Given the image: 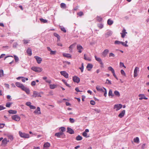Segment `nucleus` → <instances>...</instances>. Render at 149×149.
I'll use <instances>...</instances> for the list:
<instances>
[{
	"label": "nucleus",
	"instance_id": "nucleus-59",
	"mask_svg": "<svg viewBox=\"0 0 149 149\" xmlns=\"http://www.w3.org/2000/svg\"><path fill=\"white\" fill-rule=\"evenodd\" d=\"M121 44L123 46L125 47H127L128 46V45H127L126 43H125V42H122Z\"/></svg>",
	"mask_w": 149,
	"mask_h": 149
},
{
	"label": "nucleus",
	"instance_id": "nucleus-3",
	"mask_svg": "<svg viewBox=\"0 0 149 149\" xmlns=\"http://www.w3.org/2000/svg\"><path fill=\"white\" fill-rule=\"evenodd\" d=\"M12 118L13 120L16 121H19L21 118L20 117L17 115H15L12 116Z\"/></svg>",
	"mask_w": 149,
	"mask_h": 149
},
{
	"label": "nucleus",
	"instance_id": "nucleus-49",
	"mask_svg": "<svg viewBox=\"0 0 149 149\" xmlns=\"http://www.w3.org/2000/svg\"><path fill=\"white\" fill-rule=\"evenodd\" d=\"M121 41L116 40L114 42V44L116 45H120L121 44Z\"/></svg>",
	"mask_w": 149,
	"mask_h": 149
},
{
	"label": "nucleus",
	"instance_id": "nucleus-33",
	"mask_svg": "<svg viewBox=\"0 0 149 149\" xmlns=\"http://www.w3.org/2000/svg\"><path fill=\"white\" fill-rule=\"evenodd\" d=\"M113 23V20H111L110 19H109L107 21V23L109 25H111Z\"/></svg>",
	"mask_w": 149,
	"mask_h": 149
},
{
	"label": "nucleus",
	"instance_id": "nucleus-26",
	"mask_svg": "<svg viewBox=\"0 0 149 149\" xmlns=\"http://www.w3.org/2000/svg\"><path fill=\"white\" fill-rule=\"evenodd\" d=\"M95 60L97 61H98L100 63L102 62V60L101 58L100 57H97L96 56H95Z\"/></svg>",
	"mask_w": 149,
	"mask_h": 149
},
{
	"label": "nucleus",
	"instance_id": "nucleus-55",
	"mask_svg": "<svg viewBox=\"0 0 149 149\" xmlns=\"http://www.w3.org/2000/svg\"><path fill=\"white\" fill-rule=\"evenodd\" d=\"M56 51H52V50L50 52V54L51 55H55L56 54Z\"/></svg>",
	"mask_w": 149,
	"mask_h": 149
},
{
	"label": "nucleus",
	"instance_id": "nucleus-19",
	"mask_svg": "<svg viewBox=\"0 0 149 149\" xmlns=\"http://www.w3.org/2000/svg\"><path fill=\"white\" fill-rule=\"evenodd\" d=\"M125 110H124L122 111L118 115V117L121 118H123L125 114Z\"/></svg>",
	"mask_w": 149,
	"mask_h": 149
},
{
	"label": "nucleus",
	"instance_id": "nucleus-22",
	"mask_svg": "<svg viewBox=\"0 0 149 149\" xmlns=\"http://www.w3.org/2000/svg\"><path fill=\"white\" fill-rule=\"evenodd\" d=\"M93 67V65L90 63L88 64L86 66V68L88 70V71H90Z\"/></svg>",
	"mask_w": 149,
	"mask_h": 149
},
{
	"label": "nucleus",
	"instance_id": "nucleus-13",
	"mask_svg": "<svg viewBox=\"0 0 149 149\" xmlns=\"http://www.w3.org/2000/svg\"><path fill=\"white\" fill-rule=\"evenodd\" d=\"M109 52V50L108 49H105L102 52V56L103 57H105Z\"/></svg>",
	"mask_w": 149,
	"mask_h": 149
},
{
	"label": "nucleus",
	"instance_id": "nucleus-64",
	"mask_svg": "<svg viewBox=\"0 0 149 149\" xmlns=\"http://www.w3.org/2000/svg\"><path fill=\"white\" fill-rule=\"evenodd\" d=\"M36 84V81H33L31 82V85L32 86H34Z\"/></svg>",
	"mask_w": 149,
	"mask_h": 149
},
{
	"label": "nucleus",
	"instance_id": "nucleus-60",
	"mask_svg": "<svg viewBox=\"0 0 149 149\" xmlns=\"http://www.w3.org/2000/svg\"><path fill=\"white\" fill-rule=\"evenodd\" d=\"M121 73L122 74L125 76H126V74L124 71L123 70H121L120 71Z\"/></svg>",
	"mask_w": 149,
	"mask_h": 149
},
{
	"label": "nucleus",
	"instance_id": "nucleus-8",
	"mask_svg": "<svg viewBox=\"0 0 149 149\" xmlns=\"http://www.w3.org/2000/svg\"><path fill=\"white\" fill-rule=\"evenodd\" d=\"M77 48L78 50V52L79 53H81L84 49L80 45H77Z\"/></svg>",
	"mask_w": 149,
	"mask_h": 149
},
{
	"label": "nucleus",
	"instance_id": "nucleus-52",
	"mask_svg": "<svg viewBox=\"0 0 149 149\" xmlns=\"http://www.w3.org/2000/svg\"><path fill=\"white\" fill-rule=\"evenodd\" d=\"M105 83L109 85H111V81L108 79H106Z\"/></svg>",
	"mask_w": 149,
	"mask_h": 149
},
{
	"label": "nucleus",
	"instance_id": "nucleus-39",
	"mask_svg": "<svg viewBox=\"0 0 149 149\" xmlns=\"http://www.w3.org/2000/svg\"><path fill=\"white\" fill-rule=\"evenodd\" d=\"M13 56L14 58L15 62H18L19 61V59L18 57L15 55H14Z\"/></svg>",
	"mask_w": 149,
	"mask_h": 149
},
{
	"label": "nucleus",
	"instance_id": "nucleus-28",
	"mask_svg": "<svg viewBox=\"0 0 149 149\" xmlns=\"http://www.w3.org/2000/svg\"><path fill=\"white\" fill-rule=\"evenodd\" d=\"M50 143L47 142L44 143L43 146L44 148H48L50 147Z\"/></svg>",
	"mask_w": 149,
	"mask_h": 149
},
{
	"label": "nucleus",
	"instance_id": "nucleus-61",
	"mask_svg": "<svg viewBox=\"0 0 149 149\" xmlns=\"http://www.w3.org/2000/svg\"><path fill=\"white\" fill-rule=\"evenodd\" d=\"M31 103L30 102H26V105L30 107L31 105Z\"/></svg>",
	"mask_w": 149,
	"mask_h": 149
},
{
	"label": "nucleus",
	"instance_id": "nucleus-53",
	"mask_svg": "<svg viewBox=\"0 0 149 149\" xmlns=\"http://www.w3.org/2000/svg\"><path fill=\"white\" fill-rule=\"evenodd\" d=\"M97 19L98 21L101 22L102 21V18L100 16H97Z\"/></svg>",
	"mask_w": 149,
	"mask_h": 149
},
{
	"label": "nucleus",
	"instance_id": "nucleus-57",
	"mask_svg": "<svg viewBox=\"0 0 149 149\" xmlns=\"http://www.w3.org/2000/svg\"><path fill=\"white\" fill-rule=\"evenodd\" d=\"M30 41V40H23V41L24 42V44H27L29 43V41Z\"/></svg>",
	"mask_w": 149,
	"mask_h": 149
},
{
	"label": "nucleus",
	"instance_id": "nucleus-1",
	"mask_svg": "<svg viewBox=\"0 0 149 149\" xmlns=\"http://www.w3.org/2000/svg\"><path fill=\"white\" fill-rule=\"evenodd\" d=\"M31 69L33 71L37 72H40L42 71V68L37 67H33L31 68Z\"/></svg>",
	"mask_w": 149,
	"mask_h": 149
},
{
	"label": "nucleus",
	"instance_id": "nucleus-5",
	"mask_svg": "<svg viewBox=\"0 0 149 149\" xmlns=\"http://www.w3.org/2000/svg\"><path fill=\"white\" fill-rule=\"evenodd\" d=\"M31 97H41V96L40 93H38L36 91H34L33 92V95H31Z\"/></svg>",
	"mask_w": 149,
	"mask_h": 149
},
{
	"label": "nucleus",
	"instance_id": "nucleus-51",
	"mask_svg": "<svg viewBox=\"0 0 149 149\" xmlns=\"http://www.w3.org/2000/svg\"><path fill=\"white\" fill-rule=\"evenodd\" d=\"M81 67L79 68V69L81 70V71L82 72L83 71L84 66V64L83 63L81 64Z\"/></svg>",
	"mask_w": 149,
	"mask_h": 149
},
{
	"label": "nucleus",
	"instance_id": "nucleus-24",
	"mask_svg": "<svg viewBox=\"0 0 149 149\" xmlns=\"http://www.w3.org/2000/svg\"><path fill=\"white\" fill-rule=\"evenodd\" d=\"M63 55L65 57H66L68 58H70L71 57V55L69 54L66 53H63Z\"/></svg>",
	"mask_w": 149,
	"mask_h": 149
},
{
	"label": "nucleus",
	"instance_id": "nucleus-4",
	"mask_svg": "<svg viewBox=\"0 0 149 149\" xmlns=\"http://www.w3.org/2000/svg\"><path fill=\"white\" fill-rule=\"evenodd\" d=\"M122 107V105L120 104H116L114 105L113 109H116V111L119 110Z\"/></svg>",
	"mask_w": 149,
	"mask_h": 149
},
{
	"label": "nucleus",
	"instance_id": "nucleus-16",
	"mask_svg": "<svg viewBox=\"0 0 149 149\" xmlns=\"http://www.w3.org/2000/svg\"><path fill=\"white\" fill-rule=\"evenodd\" d=\"M9 141V140H7L6 138H4L2 141L1 145H6Z\"/></svg>",
	"mask_w": 149,
	"mask_h": 149
},
{
	"label": "nucleus",
	"instance_id": "nucleus-56",
	"mask_svg": "<svg viewBox=\"0 0 149 149\" xmlns=\"http://www.w3.org/2000/svg\"><path fill=\"white\" fill-rule=\"evenodd\" d=\"M8 137L11 141L13 140V136L12 135H9L8 136Z\"/></svg>",
	"mask_w": 149,
	"mask_h": 149
},
{
	"label": "nucleus",
	"instance_id": "nucleus-14",
	"mask_svg": "<svg viewBox=\"0 0 149 149\" xmlns=\"http://www.w3.org/2000/svg\"><path fill=\"white\" fill-rule=\"evenodd\" d=\"M112 34V31L109 30L105 34V36L106 38H108L109 36H111Z\"/></svg>",
	"mask_w": 149,
	"mask_h": 149
},
{
	"label": "nucleus",
	"instance_id": "nucleus-37",
	"mask_svg": "<svg viewBox=\"0 0 149 149\" xmlns=\"http://www.w3.org/2000/svg\"><path fill=\"white\" fill-rule=\"evenodd\" d=\"M134 141L135 143H139V138L138 137H136L134 139Z\"/></svg>",
	"mask_w": 149,
	"mask_h": 149
},
{
	"label": "nucleus",
	"instance_id": "nucleus-48",
	"mask_svg": "<svg viewBox=\"0 0 149 149\" xmlns=\"http://www.w3.org/2000/svg\"><path fill=\"white\" fill-rule=\"evenodd\" d=\"M60 6L61 8H65L66 5L65 3H62L61 4Z\"/></svg>",
	"mask_w": 149,
	"mask_h": 149
},
{
	"label": "nucleus",
	"instance_id": "nucleus-17",
	"mask_svg": "<svg viewBox=\"0 0 149 149\" xmlns=\"http://www.w3.org/2000/svg\"><path fill=\"white\" fill-rule=\"evenodd\" d=\"M33 113L35 114H40L41 113L40 111V108L39 107H37V109L35 110Z\"/></svg>",
	"mask_w": 149,
	"mask_h": 149
},
{
	"label": "nucleus",
	"instance_id": "nucleus-25",
	"mask_svg": "<svg viewBox=\"0 0 149 149\" xmlns=\"http://www.w3.org/2000/svg\"><path fill=\"white\" fill-rule=\"evenodd\" d=\"M84 58L85 60L89 61H91V58L89 57L86 56L85 54H84Z\"/></svg>",
	"mask_w": 149,
	"mask_h": 149
},
{
	"label": "nucleus",
	"instance_id": "nucleus-45",
	"mask_svg": "<svg viewBox=\"0 0 149 149\" xmlns=\"http://www.w3.org/2000/svg\"><path fill=\"white\" fill-rule=\"evenodd\" d=\"M97 26L100 29H101L104 26L102 24H97Z\"/></svg>",
	"mask_w": 149,
	"mask_h": 149
},
{
	"label": "nucleus",
	"instance_id": "nucleus-40",
	"mask_svg": "<svg viewBox=\"0 0 149 149\" xmlns=\"http://www.w3.org/2000/svg\"><path fill=\"white\" fill-rule=\"evenodd\" d=\"M108 69L109 70L111 71L112 73L115 71L114 69L111 66L109 67Z\"/></svg>",
	"mask_w": 149,
	"mask_h": 149
},
{
	"label": "nucleus",
	"instance_id": "nucleus-32",
	"mask_svg": "<svg viewBox=\"0 0 149 149\" xmlns=\"http://www.w3.org/2000/svg\"><path fill=\"white\" fill-rule=\"evenodd\" d=\"M108 95L109 97L110 96H111V97H113L114 96V95L112 93V91L110 89L109 90L108 93Z\"/></svg>",
	"mask_w": 149,
	"mask_h": 149
},
{
	"label": "nucleus",
	"instance_id": "nucleus-18",
	"mask_svg": "<svg viewBox=\"0 0 149 149\" xmlns=\"http://www.w3.org/2000/svg\"><path fill=\"white\" fill-rule=\"evenodd\" d=\"M67 132L70 134H72L74 133V131L73 129L71 128L68 127L67 128Z\"/></svg>",
	"mask_w": 149,
	"mask_h": 149
},
{
	"label": "nucleus",
	"instance_id": "nucleus-35",
	"mask_svg": "<svg viewBox=\"0 0 149 149\" xmlns=\"http://www.w3.org/2000/svg\"><path fill=\"white\" fill-rule=\"evenodd\" d=\"M82 139V138L81 136L79 135L77 136L76 137V140L77 141H80Z\"/></svg>",
	"mask_w": 149,
	"mask_h": 149
},
{
	"label": "nucleus",
	"instance_id": "nucleus-38",
	"mask_svg": "<svg viewBox=\"0 0 149 149\" xmlns=\"http://www.w3.org/2000/svg\"><path fill=\"white\" fill-rule=\"evenodd\" d=\"M12 102H7L6 105V106L7 107H10L11 105L12 104Z\"/></svg>",
	"mask_w": 149,
	"mask_h": 149
},
{
	"label": "nucleus",
	"instance_id": "nucleus-42",
	"mask_svg": "<svg viewBox=\"0 0 149 149\" xmlns=\"http://www.w3.org/2000/svg\"><path fill=\"white\" fill-rule=\"evenodd\" d=\"M82 135L84 137L86 138H88L89 137V136L87 135V133L85 132H83Z\"/></svg>",
	"mask_w": 149,
	"mask_h": 149
},
{
	"label": "nucleus",
	"instance_id": "nucleus-2",
	"mask_svg": "<svg viewBox=\"0 0 149 149\" xmlns=\"http://www.w3.org/2000/svg\"><path fill=\"white\" fill-rule=\"evenodd\" d=\"M19 134L20 136L22 138H29V135L28 134L23 133L20 131L19 132Z\"/></svg>",
	"mask_w": 149,
	"mask_h": 149
},
{
	"label": "nucleus",
	"instance_id": "nucleus-29",
	"mask_svg": "<svg viewBox=\"0 0 149 149\" xmlns=\"http://www.w3.org/2000/svg\"><path fill=\"white\" fill-rule=\"evenodd\" d=\"M27 53L29 55H32L31 50L30 48H28L27 50Z\"/></svg>",
	"mask_w": 149,
	"mask_h": 149
},
{
	"label": "nucleus",
	"instance_id": "nucleus-20",
	"mask_svg": "<svg viewBox=\"0 0 149 149\" xmlns=\"http://www.w3.org/2000/svg\"><path fill=\"white\" fill-rule=\"evenodd\" d=\"M96 89L99 92H104V89L103 88H102L100 87L99 86H97L96 87Z\"/></svg>",
	"mask_w": 149,
	"mask_h": 149
},
{
	"label": "nucleus",
	"instance_id": "nucleus-9",
	"mask_svg": "<svg viewBox=\"0 0 149 149\" xmlns=\"http://www.w3.org/2000/svg\"><path fill=\"white\" fill-rule=\"evenodd\" d=\"M60 73L61 75L63 76L65 78H68V74L66 71H61Z\"/></svg>",
	"mask_w": 149,
	"mask_h": 149
},
{
	"label": "nucleus",
	"instance_id": "nucleus-30",
	"mask_svg": "<svg viewBox=\"0 0 149 149\" xmlns=\"http://www.w3.org/2000/svg\"><path fill=\"white\" fill-rule=\"evenodd\" d=\"M8 112L10 114H16L17 111L16 110H9L8 111Z\"/></svg>",
	"mask_w": 149,
	"mask_h": 149
},
{
	"label": "nucleus",
	"instance_id": "nucleus-54",
	"mask_svg": "<svg viewBox=\"0 0 149 149\" xmlns=\"http://www.w3.org/2000/svg\"><path fill=\"white\" fill-rule=\"evenodd\" d=\"M70 122L71 123H73L75 122V120L73 118H69Z\"/></svg>",
	"mask_w": 149,
	"mask_h": 149
},
{
	"label": "nucleus",
	"instance_id": "nucleus-62",
	"mask_svg": "<svg viewBox=\"0 0 149 149\" xmlns=\"http://www.w3.org/2000/svg\"><path fill=\"white\" fill-rule=\"evenodd\" d=\"M62 81L65 84L66 86L69 87H70V85L67 83L65 80L64 79H62Z\"/></svg>",
	"mask_w": 149,
	"mask_h": 149
},
{
	"label": "nucleus",
	"instance_id": "nucleus-58",
	"mask_svg": "<svg viewBox=\"0 0 149 149\" xmlns=\"http://www.w3.org/2000/svg\"><path fill=\"white\" fill-rule=\"evenodd\" d=\"M109 57H114L115 56V55L114 54H113V53H110L109 54Z\"/></svg>",
	"mask_w": 149,
	"mask_h": 149
},
{
	"label": "nucleus",
	"instance_id": "nucleus-15",
	"mask_svg": "<svg viewBox=\"0 0 149 149\" xmlns=\"http://www.w3.org/2000/svg\"><path fill=\"white\" fill-rule=\"evenodd\" d=\"M15 85L17 87L21 88V89H22L23 87L24 86L23 84L18 82H17L15 83Z\"/></svg>",
	"mask_w": 149,
	"mask_h": 149
},
{
	"label": "nucleus",
	"instance_id": "nucleus-10",
	"mask_svg": "<svg viewBox=\"0 0 149 149\" xmlns=\"http://www.w3.org/2000/svg\"><path fill=\"white\" fill-rule=\"evenodd\" d=\"M72 79L74 82H76L77 83H79L80 81V79L76 76L73 77Z\"/></svg>",
	"mask_w": 149,
	"mask_h": 149
},
{
	"label": "nucleus",
	"instance_id": "nucleus-36",
	"mask_svg": "<svg viewBox=\"0 0 149 149\" xmlns=\"http://www.w3.org/2000/svg\"><path fill=\"white\" fill-rule=\"evenodd\" d=\"M54 35L58 39V40H60V36L56 33H54Z\"/></svg>",
	"mask_w": 149,
	"mask_h": 149
},
{
	"label": "nucleus",
	"instance_id": "nucleus-43",
	"mask_svg": "<svg viewBox=\"0 0 149 149\" xmlns=\"http://www.w3.org/2000/svg\"><path fill=\"white\" fill-rule=\"evenodd\" d=\"M3 76V71L2 70H0V77Z\"/></svg>",
	"mask_w": 149,
	"mask_h": 149
},
{
	"label": "nucleus",
	"instance_id": "nucleus-47",
	"mask_svg": "<svg viewBox=\"0 0 149 149\" xmlns=\"http://www.w3.org/2000/svg\"><path fill=\"white\" fill-rule=\"evenodd\" d=\"M40 20L41 22L43 23H46L47 22V20L44 19L42 18H40Z\"/></svg>",
	"mask_w": 149,
	"mask_h": 149
},
{
	"label": "nucleus",
	"instance_id": "nucleus-7",
	"mask_svg": "<svg viewBox=\"0 0 149 149\" xmlns=\"http://www.w3.org/2000/svg\"><path fill=\"white\" fill-rule=\"evenodd\" d=\"M139 68L138 67H136L135 68L134 74V77H135L138 75V72L139 71Z\"/></svg>",
	"mask_w": 149,
	"mask_h": 149
},
{
	"label": "nucleus",
	"instance_id": "nucleus-31",
	"mask_svg": "<svg viewBox=\"0 0 149 149\" xmlns=\"http://www.w3.org/2000/svg\"><path fill=\"white\" fill-rule=\"evenodd\" d=\"M60 130V132H63L65 131V128L64 127H60L59 129Z\"/></svg>",
	"mask_w": 149,
	"mask_h": 149
},
{
	"label": "nucleus",
	"instance_id": "nucleus-27",
	"mask_svg": "<svg viewBox=\"0 0 149 149\" xmlns=\"http://www.w3.org/2000/svg\"><path fill=\"white\" fill-rule=\"evenodd\" d=\"M57 87V85L55 84H50L49 85V88L51 89H54Z\"/></svg>",
	"mask_w": 149,
	"mask_h": 149
},
{
	"label": "nucleus",
	"instance_id": "nucleus-63",
	"mask_svg": "<svg viewBox=\"0 0 149 149\" xmlns=\"http://www.w3.org/2000/svg\"><path fill=\"white\" fill-rule=\"evenodd\" d=\"M5 125V124L4 123H0V128H3Z\"/></svg>",
	"mask_w": 149,
	"mask_h": 149
},
{
	"label": "nucleus",
	"instance_id": "nucleus-44",
	"mask_svg": "<svg viewBox=\"0 0 149 149\" xmlns=\"http://www.w3.org/2000/svg\"><path fill=\"white\" fill-rule=\"evenodd\" d=\"M103 88L104 89V92H104V96L105 97H106L107 96V90L106 89L104 88V87H103Z\"/></svg>",
	"mask_w": 149,
	"mask_h": 149
},
{
	"label": "nucleus",
	"instance_id": "nucleus-11",
	"mask_svg": "<svg viewBox=\"0 0 149 149\" xmlns=\"http://www.w3.org/2000/svg\"><path fill=\"white\" fill-rule=\"evenodd\" d=\"M127 33V32L126 31V30L124 28L123 30L122 31V32L120 33L121 35V37L124 38Z\"/></svg>",
	"mask_w": 149,
	"mask_h": 149
},
{
	"label": "nucleus",
	"instance_id": "nucleus-34",
	"mask_svg": "<svg viewBox=\"0 0 149 149\" xmlns=\"http://www.w3.org/2000/svg\"><path fill=\"white\" fill-rule=\"evenodd\" d=\"M59 27L61 31H62L64 33H66V30L64 27L62 26H60Z\"/></svg>",
	"mask_w": 149,
	"mask_h": 149
},
{
	"label": "nucleus",
	"instance_id": "nucleus-23",
	"mask_svg": "<svg viewBox=\"0 0 149 149\" xmlns=\"http://www.w3.org/2000/svg\"><path fill=\"white\" fill-rule=\"evenodd\" d=\"M63 134V133L62 132H60L55 133V136H57L58 138H60L61 137V136Z\"/></svg>",
	"mask_w": 149,
	"mask_h": 149
},
{
	"label": "nucleus",
	"instance_id": "nucleus-6",
	"mask_svg": "<svg viewBox=\"0 0 149 149\" xmlns=\"http://www.w3.org/2000/svg\"><path fill=\"white\" fill-rule=\"evenodd\" d=\"M22 90L24 91L28 95H29L30 93V90L29 89L24 86Z\"/></svg>",
	"mask_w": 149,
	"mask_h": 149
},
{
	"label": "nucleus",
	"instance_id": "nucleus-50",
	"mask_svg": "<svg viewBox=\"0 0 149 149\" xmlns=\"http://www.w3.org/2000/svg\"><path fill=\"white\" fill-rule=\"evenodd\" d=\"M120 68L124 67L125 68H126V67L125 66L124 63L121 62L120 63Z\"/></svg>",
	"mask_w": 149,
	"mask_h": 149
},
{
	"label": "nucleus",
	"instance_id": "nucleus-46",
	"mask_svg": "<svg viewBox=\"0 0 149 149\" xmlns=\"http://www.w3.org/2000/svg\"><path fill=\"white\" fill-rule=\"evenodd\" d=\"M64 64L65 66H63V67H65L67 65H70V62L67 61L64 62Z\"/></svg>",
	"mask_w": 149,
	"mask_h": 149
},
{
	"label": "nucleus",
	"instance_id": "nucleus-21",
	"mask_svg": "<svg viewBox=\"0 0 149 149\" xmlns=\"http://www.w3.org/2000/svg\"><path fill=\"white\" fill-rule=\"evenodd\" d=\"M139 97H140L139 98V100H141L143 99H144L145 100H147L148 98L145 97V96L143 95L139 94Z\"/></svg>",
	"mask_w": 149,
	"mask_h": 149
},
{
	"label": "nucleus",
	"instance_id": "nucleus-41",
	"mask_svg": "<svg viewBox=\"0 0 149 149\" xmlns=\"http://www.w3.org/2000/svg\"><path fill=\"white\" fill-rule=\"evenodd\" d=\"M114 94L116 95L118 97H119L120 96V93L118 91H114Z\"/></svg>",
	"mask_w": 149,
	"mask_h": 149
},
{
	"label": "nucleus",
	"instance_id": "nucleus-12",
	"mask_svg": "<svg viewBox=\"0 0 149 149\" xmlns=\"http://www.w3.org/2000/svg\"><path fill=\"white\" fill-rule=\"evenodd\" d=\"M34 58H35L37 63L38 64H40L41 63L42 60V59L41 57L36 56L34 57Z\"/></svg>",
	"mask_w": 149,
	"mask_h": 149
}]
</instances>
